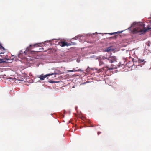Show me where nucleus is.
Returning <instances> with one entry per match:
<instances>
[{
	"label": "nucleus",
	"instance_id": "423d86ee",
	"mask_svg": "<svg viewBox=\"0 0 151 151\" xmlns=\"http://www.w3.org/2000/svg\"><path fill=\"white\" fill-rule=\"evenodd\" d=\"M145 62L144 61V60L143 59H140L139 60V63H140L141 65L143 64Z\"/></svg>",
	"mask_w": 151,
	"mask_h": 151
},
{
	"label": "nucleus",
	"instance_id": "39448f33",
	"mask_svg": "<svg viewBox=\"0 0 151 151\" xmlns=\"http://www.w3.org/2000/svg\"><path fill=\"white\" fill-rule=\"evenodd\" d=\"M58 44L60 46L62 47H64L65 46H66L67 45V43L65 42L64 41H62L59 42L58 43Z\"/></svg>",
	"mask_w": 151,
	"mask_h": 151
},
{
	"label": "nucleus",
	"instance_id": "6ab92c4d",
	"mask_svg": "<svg viewBox=\"0 0 151 151\" xmlns=\"http://www.w3.org/2000/svg\"><path fill=\"white\" fill-rule=\"evenodd\" d=\"M148 46H150V45L149 44H148V45H147Z\"/></svg>",
	"mask_w": 151,
	"mask_h": 151
},
{
	"label": "nucleus",
	"instance_id": "ddd939ff",
	"mask_svg": "<svg viewBox=\"0 0 151 151\" xmlns=\"http://www.w3.org/2000/svg\"><path fill=\"white\" fill-rule=\"evenodd\" d=\"M4 62L3 60L2 59H0V63H2Z\"/></svg>",
	"mask_w": 151,
	"mask_h": 151
},
{
	"label": "nucleus",
	"instance_id": "4468645a",
	"mask_svg": "<svg viewBox=\"0 0 151 151\" xmlns=\"http://www.w3.org/2000/svg\"><path fill=\"white\" fill-rule=\"evenodd\" d=\"M109 70H111L112 69V68H109L108 69Z\"/></svg>",
	"mask_w": 151,
	"mask_h": 151
},
{
	"label": "nucleus",
	"instance_id": "f03ea898",
	"mask_svg": "<svg viewBox=\"0 0 151 151\" xmlns=\"http://www.w3.org/2000/svg\"><path fill=\"white\" fill-rule=\"evenodd\" d=\"M145 25L143 23H139L138 26L133 29V32L135 33H139V35L145 32L147 30L151 29L150 24H149L147 26V28L145 27Z\"/></svg>",
	"mask_w": 151,
	"mask_h": 151
},
{
	"label": "nucleus",
	"instance_id": "f257e3e1",
	"mask_svg": "<svg viewBox=\"0 0 151 151\" xmlns=\"http://www.w3.org/2000/svg\"><path fill=\"white\" fill-rule=\"evenodd\" d=\"M116 60V58L114 56H111L108 58L103 56L101 60H99V66H104L103 68L104 67L108 68L110 65L112 66L111 63L115 61Z\"/></svg>",
	"mask_w": 151,
	"mask_h": 151
},
{
	"label": "nucleus",
	"instance_id": "7ed1b4c3",
	"mask_svg": "<svg viewBox=\"0 0 151 151\" xmlns=\"http://www.w3.org/2000/svg\"><path fill=\"white\" fill-rule=\"evenodd\" d=\"M32 45H30L29 47H27L25 50L23 52L22 50L20 51L18 55V57L20 58H23L25 56L28 54L31 53L33 51H31Z\"/></svg>",
	"mask_w": 151,
	"mask_h": 151
},
{
	"label": "nucleus",
	"instance_id": "20e7f679",
	"mask_svg": "<svg viewBox=\"0 0 151 151\" xmlns=\"http://www.w3.org/2000/svg\"><path fill=\"white\" fill-rule=\"evenodd\" d=\"M60 72V71H55L54 73L47 74L45 75H43V74H42L39 76L38 77V78H40L41 80H43L47 77L52 75H54V77H53L52 78H55L56 77V75H59Z\"/></svg>",
	"mask_w": 151,
	"mask_h": 151
},
{
	"label": "nucleus",
	"instance_id": "0eeeda50",
	"mask_svg": "<svg viewBox=\"0 0 151 151\" xmlns=\"http://www.w3.org/2000/svg\"><path fill=\"white\" fill-rule=\"evenodd\" d=\"M76 43H75V42H71V43H67V45H66V46H70V45H76Z\"/></svg>",
	"mask_w": 151,
	"mask_h": 151
},
{
	"label": "nucleus",
	"instance_id": "9d476101",
	"mask_svg": "<svg viewBox=\"0 0 151 151\" xmlns=\"http://www.w3.org/2000/svg\"><path fill=\"white\" fill-rule=\"evenodd\" d=\"M122 32H120V31H118V32H114V33H109V34H110V35H112L113 34H116V33H121Z\"/></svg>",
	"mask_w": 151,
	"mask_h": 151
},
{
	"label": "nucleus",
	"instance_id": "a211bd4d",
	"mask_svg": "<svg viewBox=\"0 0 151 151\" xmlns=\"http://www.w3.org/2000/svg\"><path fill=\"white\" fill-rule=\"evenodd\" d=\"M75 38H78V37H75Z\"/></svg>",
	"mask_w": 151,
	"mask_h": 151
},
{
	"label": "nucleus",
	"instance_id": "dca6fc26",
	"mask_svg": "<svg viewBox=\"0 0 151 151\" xmlns=\"http://www.w3.org/2000/svg\"><path fill=\"white\" fill-rule=\"evenodd\" d=\"M73 69V70H77L75 68H74Z\"/></svg>",
	"mask_w": 151,
	"mask_h": 151
},
{
	"label": "nucleus",
	"instance_id": "6e6552de",
	"mask_svg": "<svg viewBox=\"0 0 151 151\" xmlns=\"http://www.w3.org/2000/svg\"><path fill=\"white\" fill-rule=\"evenodd\" d=\"M81 70V69H78L77 70H73V69L72 70H69V72H76V71H79Z\"/></svg>",
	"mask_w": 151,
	"mask_h": 151
},
{
	"label": "nucleus",
	"instance_id": "9b49d317",
	"mask_svg": "<svg viewBox=\"0 0 151 151\" xmlns=\"http://www.w3.org/2000/svg\"><path fill=\"white\" fill-rule=\"evenodd\" d=\"M1 48L5 50L4 48L0 44V49Z\"/></svg>",
	"mask_w": 151,
	"mask_h": 151
},
{
	"label": "nucleus",
	"instance_id": "2eb2a0df",
	"mask_svg": "<svg viewBox=\"0 0 151 151\" xmlns=\"http://www.w3.org/2000/svg\"><path fill=\"white\" fill-rule=\"evenodd\" d=\"M116 36L114 37H113V38H116Z\"/></svg>",
	"mask_w": 151,
	"mask_h": 151
},
{
	"label": "nucleus",
	"instance_id": "f8f14e48",
	"mask_svg": "<svg viewBox=\"0 0 151 151\" xmlns=\"http://www.w3.org/2000/svg\"><path fill=\"white\" fill-rule=\"evenodd\" d=\"M38 46L37 44H36L33 45L34 47H37Z\"/></svg>",
	"mask_w": 151,
	"mask_h": 151
},
{
	"label": "nucleus",
	"instance_id": "1a4fd4ad",
	"mask_svg": "<svg viewBox=\"0 0 151 151\" xmlns=\"http://www.w3.org/2000/svg\"><path fill=\"white\" fill-rule=\"evenodd\" d=\"M111 50V47H109L107 48L106 49H105V51L109 52Z\"/></svg>",
	"mask_w": 151,
	"mask_h": 151
},
{
	"label": "nucleus",
	"instance_id": "f3484780",
	"mask_svg": "<svg viewBox=\"0 0 151 151\" xmlns=\"http://www.w3.org/2000/svg\"><path fill=\"white\" fill-rule=\"evenodd\" d=\"M100 133H101V132H98V135H99V134Z\"/></svg>",
	"mask_w": 151,
	"mask_h": 151
}]
</instances>
